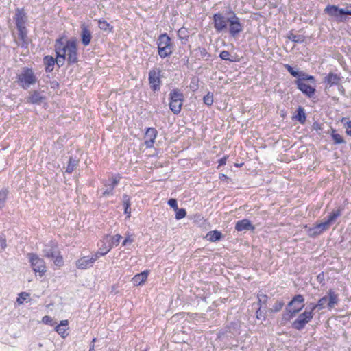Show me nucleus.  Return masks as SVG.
<instances>
[{"mask_svg": "<svg viewBox=\"0 0 351 351\" xmlns=\"http://www.w3.org/2000/svg\"><path fill=\"white\" fill-rule=\"evenodd\" d=\"M56 56L66 57L69 64H74L77 62V47L75 41L68 40L64 44L62 39H58L55 45Z\"/></svg>", "mask_w": 351, "mask_h": 351, "instance_id": "1", "label": "nucleus"}, {"mask_svg": "<svg viewBox=\"0 0 351 351\" xmlns=\"http://www.w3.org/2000/svg\"><path fill=\"white\" fill-rule=\"evenodd\" d=\"M42 252L45 257L52 258L55 265L61 267L63 265V258L60 254L58 245L55 241H49L48 243H45Z\"/></svg>", "mask_w": 351, "mask_h": 351, "instance_id": "2", "label": "nucleus"}, {"mask_svg": "<svg viewBox=\"0 0 351 351\" xmlns=\"http://www.w3.org/2000/svg\"><path fill=\"white\" fill-rule=\"evenodd\" d=\"M304 298L302 295H295L288 303L286 308V313L283 315V319L288 321L293 318L304 307Z\"/></svg>", "mask_w": 351, "mask_h": 351, "instance_id": "3", "label": "nucleus"}, {"mask_svg": "<svg viewBox=\"0 0 351 351\" xmlns=\"http://www.w3.org/2000/svg\"><path fill=\"white\" fill-rule=\"evenodd\" d=\"M158 53L161 58H165L171 55L173 45L171 38L167 33L160 34L157 39Z\"/></svg>", "mask_w": 351, "mask_h": 351, "instance_id": "4", "label": "nucleus"}, {"mask_svg": "<svg viewBox=\"0 0 351 351\" xmlns=\"http://www.w3.org/2000/svg\"><path fill=\"white\" fill-rule=\"evenodd\" d=\"M37 82L34 71L31 68H23L21 73L17 75V82L23 89L29 88Z\"/></svg>", "mask_w": 351, "mask_h": 351, "instance_id": "5", "label": "nucleus"}, {"mask_svg": "<svg viewBox=\"0 0 351 351\" xmlns=\"http://www.w3.org/2000/svg\"><path fill=\"white\" fill-rule=\"evenodd\" d=\"M110 251L108 247L104 252H97L94 254L80 257L75 262L76 267L78 269L84 270L93 267L94 263L102 256L106 255Z\"/></svg>", "mask_w": 351, "mask_h": 351, "instance_id": "6", "label": "nucleus"}, {"mask_svg": "<svg viewBox=\"0 0 351 351\" xmlns=\"http://www.w3.org/2000/svg\"><path fill=\"white\" fill-rule=\"evenodd\" d=\"M169 108L173 113L178 114L182 109L184 95L179 89H173L169 93Z\"/></svg>", "mask_w": 351, "mask_h": 351, "instance_id": "7", "label": "nucleus"}, {"mask_svg": "<svg viewBox=\"0 0 351 351\" xmlns=\"http://www.w3.org/2000/svg\"><path fill=\"white\" fill-rule=\"evenodd\" d=\"M338 302L339 295L332 289H330L327 293V295L322 297L318 300L317 306H319V310H322L325 307V304L327 303L328 308L331 310Z\"/></svg>", "mask_w": 351, "mask_h": 351, "instance_id": "8", "label": "nucleus"}, {"mask_svg": "<svg viewBox=\"0 0 351 351\" xmlns=\"http://www.w3.org/2000/svg\"><path fill=\"white\" fill-rule=\"evenodd\" d=\"M27 256L34 271L38 273L40 276H43L46 272V265L44 260L34 253H29Z\"/></svg>", "mask_w": 351, "mask_h": 351, "instance_id": "9", "label": "nucleus"}, {"mask_svg": "<svg viewBox=\"0 0 351 351\" xmlns=\"http://www.w3.org/2000/svg\"><path fill=\"white\" fill-rule=\"evenodd\" d=\"M230 14L232 15L230 16L228 31L231 37L236 38L243 31V27L236 14L233 11Z\"/></svg>", "mask_w": 351, "mask_h": 351, "instance_id": "10", "label": "nucleus"}, {"mask_svg": "<svg viewBox=\"0 0 351 351\" xmlns=\"http://www.w3.org/2000/svg\"><path fill=\"white\" fill-rule=\"evenodd\" d=\"M230 17L226 18L222 13L217 12L213 14V23L215 30L219 33L228 30Z\"/></svg>", "mask_w": 351, "mask_h": 351, "instance_id": "11", "label": "nucleus"}, {"mask_svg": "<svg viewBox=\"0 0 351 351\" xmlns=\"http://www.w3.org/2000/svg\"><path fill=\"white\" fill-rule=\"evenodd\" d=\"M313 317V313L306 309L304 313L299 315L298 317L292 323V327L298 330H302Z\"/></svg>", "mask_w": 351, "mask_h": 351, "instance_id": "12", "label": "nucleus"}, {"mask_svg": "<svg viewBox=\"0 0 351 351\" xmlns=\"http://www.w3.org/2000/svg\"><path fill=\"white\" fill-rule=\"evenodd\" d=\"M161 71L159 69H152L149 72L148 80L151 88L154 91L160 90V76Z\"/></svg>", "mask_w": 351, "mask_h": 351, "instance_id": "13", "label": "nucleus"}, {"mask_svg": "<svg viewBox=\"0 0 351 351\" xmlns=\"http://www.w3.org/2000/svg\"><path fill=\"white\" fill-rule=\"evenodd\" d=\"M121 177L119 174L115 175L111 180H104L101 183L104 186H110V189H105L102 193L103 197H108L110 195H113L114 194V189L117 186V185L120 182Z\"/></svg>", "mask_w": 351, "mask_h": 351, "instance_id": "14", "label": "nucleus"}, {"mask_svg": "<svg viewBox=\"0 0 351 351\" xmlns=\"http://www.w3.org/2000/svg\"><path fill=\"white\" fill-rule=\"evenodd\" d=\"M294 83L297 86V88L299 89L307 97L313 98L314 97L316 91L314 87L300 80H295Z\"/></svg>", "mask_w": 351, "mask_h": 351, "instance_id": "15", "label": "nucleus"}, {"mask_svg": "<svg viewBox=\"0 0 351 351\" xmlns=\"http://www.w3.org/2000/svg\"><path fill=\"white\" fill-rule=\"evenodd\" d=\"M14 21L17 29L25 28L27 17L23 9L16 10Z\"/></svg>", "mask_w": 351, "mask_h": 351, "instance_id": "16", "label": "nucleus"}, {"mask_svg": "<svg viewBox=\"0 0 351 351\" xmlns=\"http://www.w3.org/2000/svg\"><path fill=\"white\" fill-rule=\"evenodd\" d=\"M330 226V225L326 221L316 224L314 227L308 228V234L311 237H315L328 230Z\"/></svg>", "mask_w": 351, "mask_h": 351, "instance_id": "17", "label": "nucleus"}, {"mask_svg": "<svg viewBox=\"0 0 351 351\" xmlns=\"http://www.w3.org/2000/svg\"><path fill=\"white\" fill-rule=\"evenodd\" d=\"M158 132L154 128H148L145 135V145L147 148L153 147Z\"/></svg>", "mask_w": 351, "mask_h": 351, "instance_id": "18", "label": "nucleus"}, {"mask_svg": "<svg viewBox=\"0 0 351 351\" xmlns=\"http://www.w3.org/2000/svg\"><path fill=\"white\" fill-rule=\"evenodd\" d=\"M255 229V227L251 221L247 219H243L241 220H239L237 221L235 224V230L241 232L243 230H252L254 231Z\"/></svg>", "mask_w": 351, "mask_h": 351, "instance_id": "19", "label": "nucleus"}, {"mask_svg": "<svg viewBox=\"0 0 351 351\" xmlns=\"http://www.w3.org/2000/svg\"><path fill=\"white\" fill-rule=\"evenodd\" d=\"M45 97L40 92L34 90L30 93V95L27 97V101L28 103L32 104H40L45 100Z\"/></svg>", "mask_w": 351, "mask_h": 351, "instance_id": "20", "label": "nucleus"}, {"mask_svg": "<svg viewBox=\"0 0 351 351\" xmlns=\"http://www.w3.org/2000/svg\"><path fill=\"white\" fill-rule=\"evenodd\" d=\"M19 32V38L20 42H16L18 46L21 47L22 48H27L29 45L28 37H27V28H21L17 29Z\"/></svg>", "mask_w": 351, "mask_h": 351, "instance_id": "21", "label": "nucleus"}, {"mask_svg": "<svg viewBox=\"0 0 351 351\" xmlns=\"http://www.w3.org/2000/svg\"><path fill=\"white\" fill-rule=\"evenodd\" d=\"M325 12L328 15L339 18L343 15L344 12L343 8H339L336 5H328L325 8Z\"/></svg>", "mask_w": 351, "mask_h": 351, "instance_id": "22", "label": "nucleus"}, {"mask_svg": "<svg viewBox=\"0 0 351 351\" xmlns=\"http://www.w3.org/2000/svg\"><path fill=\"white\" fill-rule=\"evenodd\" d=\"M340 75L333 73H329L324 79V82L330 86L338 85L340 82Z\"/></svg>", "mask_w": 351, "mask_h": 351, "instance_id": "23", "label": "nucleus"}, {"mask_svg": "<svg viewBox=\"0 0 351 351\" xmlns=\"http://www.w3.org/2000/svg\"><path fill=\"white\" fill-rule=\"evenodd\" d=\"M82 43L84 46H87L90 44L92 38V34L90 31L84 25H82Z\"/></svg>", "mask_w": 351, "mask_h": 351, "instance_id": "24", "label": "nucleus"}, {"mask_svg": "<svg viewBox=\"0 0 351 351\" xmlns=\"http://www.w3.org/2000/svg\"><path fill=\"white\" fill-rule=\"evenodd\" d=\"M147 271H144L140 274L135 275L132 279L134 285L138 286L143 285L147 280Z\"/></svg>", "mask_w": 351, "mask_h": 351, "instance_id": "25", "label": "nucleus"}, {"mask_svg": "<svg viewBox=\"0 0 351 351\" xmlns=\"http://www.w3.org/2000/svg\"><path fill=\"white\" fill-rule=\"evenodd\" d=\"M69 324L68 320H62L60 323L56 326L55 330L62 337H65L67 335H65L66 331L68 330L67 326Z\"/></svg>", "mask_w": 351, "mask_h": 351, "instance_id": "26", "label": "nucleus"}, {"mask_svg": "<svg viewBox=\"0 0 351 351\" xmlns=\"http://www.w3.org/2000/svg\"><path fill=\"white\" fill-rule=\"evenodd\" d=\"M46 72L50 73L53 70L55 59L51 56H46L44 58Z\"/></svg>", "mask_w": 351, "mask_h": 351, "instance_id": "27", "label": "nucleus"}, {"mask_svg": "<svg viewBox=\"0 0 351 351\" xmlns=\"http://www.w3.org/2000/svg\"><path fill=\"white\" fill-rule=\"evenodd\" d=\"M343 211L342 208H338L337 210H333L330 213V215L328 216L327 219L326 220L330 225H331L332 223H334L336 219L341 216Z\"/></svg>", "mask_w": 351, "mask_h": 351, "instance_id": "28", "label": "nucleus"}, {"mask_svg": "<svg viewBox=\"0 0 351 351\" xmlns=\"http://www.w3.org/2000/svg\"><path fill=\"white\" fill-rule=\"evenodd\" d=\"M221 237L222 234L221 232L218 230L210 231L206 234L207 239L211 242H216L217 241H219Z\"/></svg>", "mask_w": 351, "mask_h": 351, "instance_id": "29", "label": "nucleus"}, {"mask_svg": "<svg viewBox=\"0 0 351 351\" xmlns=\"http://www.w3.org/2000/svg\"><path fill=\"white\" fill-rule=\"evenodd\" d=\"M123 202L124 205V213L126 214L128 217H130L131 214V203L130 197L128 195L125 194L123 195Z\"/></svg>", "mask_w": 351, "mask_h": 351, "instance_id": "30", "label": "nucleus"}, {"mask_svg": "<svg viewBox=\"0 0 351 351\" xmlns=\"http://www.w3.org/2000/svg\"><path fill=\"white\" fill-rule=\"evenodd\" d=\"M295 80H300L302 82L308 80L313 84H316V80L314 76L308 75L303 71H300L298 78H297Z\"/></svg>", "mask_w": 351, "mask_h": 351, "instance_id": "31", "label": "nucleus"}, {"mask_svg": "<svg viewBox=\"0 0 351 351\" xmlns=\"http://www.w3.org/2000/svg\"><path fill=\"white\" fill-rule=\"evenodd\" d=\"M78 162L79 161L73 158L72 157H70L68 165L66 168V173L69 174L71 173L78 165Z\"/></svg>", "mask_w": 351, "mask_h": 351, "instance_id": "32", "label": "nucleus"}, {"mask_svg": "<svg viewBox=\"0 0 351 351\" xmlns=\"http://www.w3.org/2000/svg\"><path fill=\"white\" fill-rule=\"evenodd\" d=\"M121 239H122L121 235H120L119 234H115L114 236H113L111 238L110 242L108 243V245H106V244H104L105 245V250L106 248L109 247L110 250L111 248L112 247V246H117L119 245V243H120V241Z\"/></svg>", "mask_w": 351, "mask_h": 351, "instance_id": "33", "label": "nucleus"}, {"mask_svg": "<svg viewBox=\"0 0 351 351\" xmlns=\"http://www.w3.org/2000/svg\"><path fill=\"white\" fill-rule=\"evenodd\" d=\"M295 119L302 124H304L305 123L306 117L303 108L300 106L298 108Z\"/></svg>", "mask_w": 351, "mask_h": 351, "instance_id": "34", "label": "nucleus"}, {"mask_svg": "<svg viewBox=\"0 0 351 351\" xmlns=\"http://www.w3.org/2000/svg\"><path fill=\"white\" fill-rule=\"evenodd\" d=\"M98 23L101 30L112 32L113 29V27L104 19H99Z\"/></svg>", "mask_w": 351, "mask_h": 351, "instance_id": "35", "label": "nucleus"}, {"mask_svg": "<svg viewBox=\"0 0 351 351\" xmlns=\"http://www.w3.org/2000/svg\"><path fill=\"white\" fill-rule=\"evenodd\" d=\"M219 57L221 60H228L231 62L236 61L235 58L233 56H232L230 52L228 51H222L219 54Z\"/></svg>", "mask_w": 351, "mask_h": 351, "instance_id": "36", "label": "nucleus"}, {"mask_svg": "<svg viewBox=\"0 0 351 351\" xmlns=\"http://www.w3.org/2000/svg\"><path fill=\"white\" fill-rule=\"evenodd\" d=\"M331 136L335 144H341L345 142L343 138L337 133L335 130H332Z\"/></svg>", "mask_w": 351, "mask_h": 351, "instance_id": "37", "label": "nucleus"}, {"mask_svg": "<svg viewBox=\"0 0 351 351\" xmlns=\"http://www.w3.org/2000/svg\"><path fill=\"white\" fill-rule=\"evenodd\" d=\"M8 194V191L7 189H1L0 191V210L5 206Z\"/></svg>", "mask_w": 351, "mask_h": 351, "instance_id": "38", "label": "nucleus"}, {"mask_svg": "<svg viewBox=\"0 0 351 351\" xmlns=\"http://www.w3.org/2000/svg\"><path fill=\"white\" fill-rule=\"evenodd\" d=\"M258 306L262 307L263 305H266L268 300V296L263 293L259 292L257 295Z\"/></svg>", "mask_w": 351, "mask_h": 351, "instance_id": "39", "label": "nucleus"}, {"mask_svg": "<svg viewBox=\"0 0 351 351\" xmlns=\"http://www.w3.org/2000/svg\"><path fill=\"white\" fill-rule=\"evenodd\" d=\"M289 39L296 43H302L304 42V38L302 35H296L291 33L288 36Z\"/></svg>", "mask_w": 351, "mask_h": 351, "instance_id": "40", "label": "nucleus"}, {"mask_svg": "<svg viewBox=\"0 0 351 351\" xmlns=\"http://www.w3.org/2000/svg\"><path fill=\"white\" fill-rule=\"evenodd\" d=\"M198 53L200 57L206 60L210 58V54L208 53L207 50L204 47L198 48Z\"/></svg>", "mask_w": 351, "mask_h": 351, "instance_id": "41", "label": "nucleus"}, {"mask_svg": "<svg viewBox=\"0 0 351 351\" xmlns=\"http://www.w3.org/2000/svg\"><path fill=\"white\" fill-rule=\"evenodd\" d=\"M204 103L207 106H211L213 103V94L208 92L203 98Z\"/></svg>", "mask_w": 351, "mask_h": 351, "instance_id": "42", "label": "nucleus"}, {"mask_svg": "<svg viewBox=\"0 0 351 351\" xmlns=\"http://www.w3.org/2000/svg\"><path fill=\"white\" fill-rule=\"evenodd\" d=\"M284 66L292 76L298 78L300 71L294 70V69L288 64H285Z\"/></svg>", "mask_w": 351, "mask_h": 351, "instance_id": "43", "label": "nucleus"}, {"mask_svg": "<svg viewBox=\"0 0 351 351\" xmlns=\"http://www.w3.org/2000/svg\"><path fill=\"white\" fill-rule=\"evenodd\" d=\"M285 304L282 301H277L274 305L272 308L271 309V311L273 313H276L280 311L282 307L284 306Z\"/></svg>", "mask_w": 351, "mask_h": 351, "instance_id": "44", "label": "nucleus"}, {"mask_svg": "<svg viewBox=\"0 0 351 351\" xmlns=\"http://www.w3.org/2000/svg\"><path fill=\"white\" fill-rule=\"evenodd\" d=\"M178 36L180 39H186L189 36L187 29L184 27L180 28L178 31Z\"/></svg>", "mask_w": 351, "mask_h": 351, "instance_id": "45", "label": "nucleus"}, {"mask_svg": "<svg viewBox=\"0 0 351 351\" xmlns=\"http://www.w3.org/2000/svg\"><path fill=\"white\" fill-rule=\"evenodd\" d=\"M176 211V219H178V220H180L182 218H184L186 215V212L185 210V209L184 208H178L177 209Z\"/></svg>", "mask_w": 351, "mask_h": 351, "instance_id": "46", "label": "nucleus"}, {"mask_svg": "<svg viewBox=\"0 0 351 351\" xmlns=\"http://www.w3.org/2000/svg\"><path fill=\"white\" fill-rule=\"evenodd\" d=\"M28 297L29 294L27 293L22 292L19 295L16 301L19 304H21Z\"/></svg>", "mask_w": 351, "mask_h": 351, "instance_id": "47", "label": "nucleus"}, {"mask_svg": "<svg viewBox=\"0 0 351 351\" xmlns=\"http://www.w3.org/2000/svg\"><path fill=\"white\" fill-rule=\"evenodd\" d=\"M7 247L5 236L2 234L0 236V248L3 250Z\"/></svg>", "mask_w": 351, "mask_h": 351, "instance_id": "48", "label": "nucleus"}, {"mask_svg": "<svg viewBox=\"0 0 351 351\" xmlns=\"http://www.w3.org/2000/svg\"><path fill=\"white\" fill-rule=\"evenodd\" d=\"M42 322L44 324H47V325H50V326L53 325V319L50 316H48V315L44 316L42 319Z\"/></svg>", "mask_w": 351, "mask_h": 351, "instance_id": "49", "label": "nucleus"}, {"mask_svg": "<svg viewBox=\"0 0 351 351\" xmlns=\"http://www.w3.org/2000/svg\"><path fill=\"white\" fill-rule=\"evenodd\" d=\"M256 316L258 319H265V313L261 311V306H258L256 311Z\"/></svg>", "mask_w": 351, "mask_h": 351, "instance_id": "50", "label": "nucleus"}, {"mask_svg": "<svg viewBox=\"0 0 351 351\" xmlns=\"http://www.w3.org/2000/svg\"><path fill=\"white\" fill-rule=\"evenodd\" d=\"M168 204L171 207L173 208L175 210H177L178 209V203H177V200L176 199H170L169 201H168Z\"/></svg>", "mask_w": 351, "mask_h": 351, "instance_id": "51", "label": "nucleus"}, {"mask_svg": "<svg viewBox=\"0 0 351 351\" xmlns=\"http://www.w3.org/2000/svg\"><path fill=\"white\" fill-rule=\"evenodd\" d=\"M65 60L66 57L64 56L63 57L57 56L56 60H55V62H56L58 66H61L64 64Z\"/></svg>", "mask_w": 351, "mask_h": 351, "instance_id": "52", "label": "nucleus"}, {"mask_svg": "<svg viewBox=\"0 0 351 351\" xmlns=\"http://www.w3.org/2000/svg\"><path fill=\"white\" fill-rule=\"evenodd\" d=\"M346 132L348 135L351 136V121L345 122Z\"/></svg>", "mask_w": 351, "mask_h": 351, "instance_id": "53", "label": "nucleus"}, {"mask_svg": "<svg viewBox=\"0 0 351 351\" xmlns=\"http://www.w3.org/2000/svg\"><path fill=\"white\" fill-rule=\"evenodd\" d=\"M132 242H133V239L131 238V237L130 236H128L127 237H125V239L123 241L122 245L125 246V245H127L129 243H132Z\"/></svg>", "mask_w": 351, "mask_h": 351, "instance_id": "54", "label": "nucleus"}, {"mask_svg": "<svg viewBox=\"0 0 351 351\" xmlns=\"http://www.w3.org/2000/svg\"><path fill=\"white\" fill-rule=\"evenodd\" d=\"M228 159V156H225L223 158H221L220 160H219V166H223L226 163Z\"/></svg>", "mask_w": 351, "mask_h": 351, "instance_id": "55", "label": "nucleus"}, {"mask_svg": "<svg viewBox=\"0 0 351 351\" xmlns=\"http://www.w3.org/2000/svg\"><path fill=\"white\" fill-rule=\"evenodd\" d=\"M343 15H351V5L347 6L345 8H343Z\"/></svg>", "mask_w": 351, "mask_h": 351, "instance_id": "56", "label": "nucleus"}, {"mask_svg": "<svg viewBox=\"0 0 351 351\" xmlns=\"http://www.w3.org/2000/svg\"><path fill=\"white\" fill-rule=\"evenodd\" d=\"M311 306L310 307V310L308 311H311V313L313 312V311L315 310H317V311H319V306H317V304H311Z\"/></svg>", "mask_w": 351, "mask_h": 351, "instance_id": "57", "label": "nucleus"}, {"mask_svg": "<svg viewBox=\"0 0 351 351\" xmlns=\"http://www.w3.org/2000/svg\"><path fill=\"white\" fill-rule=\"evenodd\" d=\"M105 251V246L104 247H100L99 250L98 252H104Z\"/></svg>", "mask_w": 351, "mask_h": 351, "instance_id": "58", "label": "nucleus"}, {"mask_svg": "<svg viewBox=\"0 0 351 351\" xmlns=\"http://www.w3.org/2000/svg\"><path fill=\"white\" fill-rule=\"evenodd\" d=\"M94 350V345H92L90 347V350L89 351H93Z\"/></svg>", "mask_w": 351, "mask_h": 351, "instance_id": "59", "label": "nucleus"}, {"mask_svg": "<svg viewBox=\"0 0 351 351\" xmlns=\"http://www.w3.org/2000/svg\"><path fill=\"white\" fill-rule=\"evenodd\" d=\"M108 238H109V236L106 235V236H105L104 239L108 241Z\"/></svg>", "mask_w": 351, "mask_h": 351, "instance_id": "60", "label": "nucleus"}, {"mask_svg": "<svg viewBox=\"0 0 351 351\" xmlns=\"http://www.w3.org/2000/svg\"><path fill=\"white\" fill-rule=\"evenodd\" d=\"M346 120V119L343 118V119H342V122H344Z\"/></svg>", "mask_w": 351, "mask_h": 351, "instance_id": "61", "label": "nucleus"}, {"mask_svg": "<svg viewBox=\"0 0 351 351\" xmlns=\"http://www.w3.org/2000/svg\"><path fill=\"white\" fill-rule=\"evenodd\" d=\"M106 189H110V186H106Z\"/></svg>", "mask_w": 351, "mask_h": 351, "instance_id": "62", "label": "nucleus"}, {"mask_svg": "<svg viewBox=\"0 0 351 351\" xmlns=\"http://www.w3.org/2000/svg\"><path fill=\"white\" fill-rule=\"evenodd\" d=\"M95 341H96V339H95V338H94V339H93V342H95Z\"/></svg>", "mask_w": 351, "mask_h": 351, "instance_id": "63", "label": "nucleus"}]
</instances>
